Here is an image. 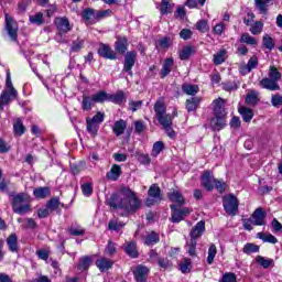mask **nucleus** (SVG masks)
<instances>
[{"label": "nucleus", "instance_id": "obj_1", "mask_svg": "<svg viewBox=\"0 0 282 282\" xmlns=\"http://www.w3.org/2000/svg\"><path fill=\"white\" fill-rule=\"evenodd\" d=\"M121 194L124 198L120 197L118 194H112L108 199V205L110 208L118 209L124 212L126 215H133L140 210V206H142V200L135 196V192L131 191L129 187L121 188Z\"/></svg>", "mask_w": 282, "mask_h": 282}, {"label": "nucleus", "instance_id": "obj_2", "mask_svg": "<svg viewBox=\"0 0 282 282\" xmlns=\"http://www.w3.org/2000/svg\"><path fill=\"white\" fill-rule=\"evenodd\" d=\"M265 217H268V213L263 210V208H257L249 219L242 220V226L245 230H252L253 226H265Z\"/></svg>", "mask_w": 282, "mask_h": 282}, {"label": "nucleus", "instance_id": "obj_3", "mask_svg": "<svg viewBox=\"0 0 282 282\" xmlns=\"http://www.w3.org/2000/svg\"><path fill=\"white\" fill-rule=\"evenodd\" d=\"M6 86L8 90L2 91L0 96V111H3V105H9L10 101L17 99V96H19V93L12 85V77L10 76V72L7 73Z\"/></svg>", "mask_w": 282, "mask_h": 282}, {"label": "nucleus", "instance_id": "obj_4", "mask_svg": "<svg viewBox=\"0 0 282 282\" xmlns=\"http://www.w3.org/2000/svg\"><path fill=\"white\" fill-rule=\"evenodd\" d=\"M28 199H30V196H28L25 193H20L13 196V213H17V215H25V213H30V204H25Z\"/></svg>", "mask_w": 282, "mask_h": 282}, {"label": "nucleus", "instance_id": "obj_5", "mask_svg": "<svg viewBox=\"0 0 282 282\" xmlns=\"http://www.w3.org/2000/svg\"><path fill=\"white\" fill-rule=\"evenodd\" d=\"M170 208L172 210V224H180V221H184V218L191 215V209H188L187 207L170 205Z\"/></svg>", "mask_w": 282, "mask_h": 282}, {"label": "nucleus", "instance_id": "obj_6", "mask_svg": "<svg viewBox=\"0 0 282 282\" xmlns=\"http://www.w3.org/2000/svg\"><path fill=\"white\" fill-rule=\"evenodd\" d=\"M6 31L8 36H10L11 41L17 43L19 39V24H17V21H14V18L10 17L9 14H6Z\"/></svg>", "mask_w": 282, "mask_h": 282}, {"label": "nucleus", "instance_id": "obj_7", "mask_svg": "<svg viewBox=\"0 0 282 282\" xmlns=\"http://www.w3.org/2000/svg\"><path fill=\"white\" fill-rule=\"evenodd\" d=\"M135 61H138V52L129 51L124 55L123 59V68L122 72L129 74V76H133V67L135 66Z\"/></svg>", "mask_w": 282, "mask_h": 282}, {"label": "nucleus", "instance_id": "obj_8", "mask_svg": "<svg viewBox=\"0 0 282 282\" xmlns=\"http://www.w3.org/2000/svg\"><path fill=\"white\" fill-rule=\"evenodd\" d=\"M55 25L59 32L56 34L55 40L58 41V43H63V34H67V32L72 31L69 20L67 18H56Z\"/></svg>", "mask_w": 282, "mask_h": 282}, {"label": "nucleus", "instance_id": "obj_9", "mask_svg": "<svg viewBox=\"0 0 282 282\" xmlns=\"http://www.w3.org/2000/svg\"><path fill=\"white\" fill-rule=\"evenodd\" d=\"M223 206L227 215H237V210H239V200L237 199V196L229 194L224 198Z\"/></svg>", "mask_w": 282, "mask_h": 282}, {"label": "nucleus", "instance_id": "obj_10", "mask_svg": "<svg viewBox=\"0 0 282 282\" xmlns=\"http://www.w3.org/2000/svg\"><path fill=\"white\" fill-rule=\"evenodd\" d=\"M215 176L210 174V171H205L202 175V186L206 188L207 191H214L215 189Z\"/></svg>", "mask_w": 282, "mask_h": 282}, {"label": "nucleus", "instance_id": "obj_11", "mask_svg": "<svg viewBox=\"0 0 282 282\" xmlns=\"http://www.w3.org/2000/svg\"><path fill=\"white\" fill-rule=\"evenodd\" d=\"M206 232V223L204 220L198 221L191 230L189 236L191 239H194V241H197L202 235Z\"/></svg>", "mask_w": 282, "mask_h": 282}, {"label": "nucleus", "instance_id": "obj_12", "mask_svg": "<svg viewBox=\"0 0 282 282\" xmlns=\"http://www.w3.org/2000/svg\"><path fill=\"white\" fill-rule=\"evenodd\" d=\"M99 56L102 58H108L109 61H116L118 58V54L111 50L107 44H101L98 50Z\"/></svg>", "mask_w": 282, "mask_h": 282}, {"label": "nucleus", "instance_id": "obj_13", "mask_svg": "<svg viewBox=\"0 0 282 282\" xmlns=\"http://www.w3.org/2000/svg\"><path fill=\"white\" fill-rule=\"evenodd\" d=\"M260 87H262V89H268L269 91H279V89H281L279 83L274 82V79H271L270 77H265L260 80Z\"/></svg>", "mask_w": 282, "mask_h": 282}, {"label": "nucleus", "instance_id": "obj_14", "mask_svg": "<svg viewBox=\"0 0 282 282\" xmlns=\"http://www.w3.org/2000/svg\"><path fill=\"white\" fill-rule=\"evenodd\" d=\"M133 274L137 282H147V276H149V268L139 265L133 271Z\"/></svg>", "mask_w": 282, "mask_h": 282}, {"label": "nucleus", "instance_id": "obj_15", "mask_svg": "<svg viewBox=\"0 0 282 282\" xmlns=\"http://www.w3.org/2000/svg\"><path fill=\"white\" fill-rule=\"evenodd\" d=\"M167 197L170 199V202H174L175 206H184V204H186V202L184 200V196L182 195V193L172 189L169 194Z\"/></svg>", "mask_w": 282, "mask_h": 282}, {"label": "nucleus", "instance_id": "obj_16", "mask_svg": "<svg viewBox=\"0 0 282 282\" xmlns=\"http://www.w3.org/2000/svg\"><path fill=\"white\" fill-rule=\"evenodd\" d=\"M120 175H122V167L118 164H113L110 171L106 174L108 180H112V182H118L120 180Z\"/></svg>", "mask_w": 282, "mask_h": 282}, {"label": "nucleus", "instance_id": "obj_17", "mask_svg": "<svg viewBox=\"0 0 282 282\" xmlns=\"http://www.w3.org/2000/svg\"><path fill=\"white\" fill-rule=\"evenodd\" d=\"M129 47V42L127 37H118L117 42L115 43V51L117 54H126Z\"/></svg>", "mask_w": 282, "mask_h": 282}, {"label": "nucleus", "instance_id": "obj_18", "mask_svg": "<svg viewBox=\"0 0 282 282\" xmlns=\"http://www.w3.org/2000/svg\"><path fill=\"white\" fill-rule=\"evenodd\" d=\"M7 245L10 252H19V238L17 237V234H11L7 238Z\"/></svg>", "mask_w": 282, "mask_h": 282}, {"label": "nucleus", "instance_id": "obj_19", "mask_svg": "<svg viewBox=\"0 0 282 282\" xmlns=\"http://www.w3.org/2000/svg\"><path fill=\"white\" fill-rule=\"evenodd\" d=\"M33 195L36 199H45V197H50L52 195V189L47 186L37 187L33 191Z\"/></svg>", "mask_w": 282, "mask_h": 282}, {"label": "nucleus", "instance_id": "obj_20", "mask_svg": "<svg viewBox=\"0 0 282 282\" xmlns=\"http://www.w3.org/2000/svg\"><path fill=\"white\" fill-rule=\"evenodd\" d=\"M214 116L226 117V109L224 108V99L218 98L214 100Z\"/></svg>", "mask_w": 282, "mask_h": 282}, {"label": "nucleus", "instance_id": "obj_21", "mask_svg": "<svg viewBox=\"0 0 282 282\" xmlns=\"http://www.w3.org/2000/svg\"><path fill=\"white\" fill-rule=\"evenodd\" d=\"M126 100L127 97H124V91L122 90H118L115 95L108 94V101L115 102V105H122Z\"/></svg>", "mask_w": 282, "mask_h": 282}, {"label": "nucleus", "instance_id": "obj_22", "mask_svg": "<svg viewBox=\"0 0 282 282\" xmlns=\"http://www.w3.org/2000/svg\"><path fill=\"white\" fill-rule=\"evenodd\" d=\"M226 117H219V116H215L212 121L210 124L214 129V131H221V129H224V127H226Z\"/></svg>", "mask_w": 282, "mask_h": 282}, {"label": "nucleus", "instance_id": "obj_23", "mask_svg": "<svg viewBox=\"0 0 282 282\" xmlns=\"http://www.w3.org/2000/svg\"><path fill=\"white\" fill-rule=\"evenodd\" d=\"M199 102H202V98L199 97H192L186 100L185 107L187 111L191 113V111H196L197 107H199Z\"/></svg>", "mask_w": 282, "mask_h": 282}, {"label": "nucleus", "instance_id": "obj_24", "mask_svg": "<svg viewBox=\"0 0 282 282\" xmlns=\"http://www.w3.org/2000/svg\"><path fill=\"white\" fill-rule=\"evenodd\" d=\"M126 129H127V121H124L122 119L116 121L112 127V131H113L115 135H117V137L122 135V133H124Z\"/></svg>", "mask_w": 282, "mask_h": 282}, {"label": "nucleus", "instance_id": "obj_25", "mask_svg": "<svg viewBox=\"0 0 282 282\" xmlns=\"http://www.w3.org/2000/svg\"><path fill=\"white\" fill-rule=\"evenodd\" d=\"M86 124H87L86 130L88 131V133H90L93 138H96V135H98V130L100 129V126L91 121V118L86 119Z\"/></svg>", "mask_w": 282, "mask_h": 282}, {"label": "nucleus", "instance_id": "obj_26", "mask_svg": "<svg viewBox=\"0 0 282 282\" xmlns=\"http://www.w3.org/2000/svg\"><path fill=\"white\" fill-rule=\"evenodd\" d=\"M124 252L128 254V257H131L132 259H138L140 257V253L138 252V248L135 247V242L131 241L124 247Z\"/></svg>", "mask_w": 282, "mask_h": 282}, {"label": "nucleus", "instance_id": "obj_27", "mask_svg": "<svg viewBox=\"0 0 282 282\" xmlns=\"http://www.w3.org/2000/svg\"><path fill=\"white\" fill-rule=\"evenodd\" d=\"M238 111H239L240 116H242L243 122H250L252 120V118H254V112L250 108L242 106L238 109Z\"/></svg>", "mask_w": 282, "mask_h": 282}, {"label": "nucleus", "instance_id": "obj_28", "mask_svg": "<svg viewBox=\"0 0 282 282\" xmlns=\"http://www.w3.org/2000/svg\"><path fill=\"white\" fill-rule=\"evenodd\" d=\"M97 268H99L100 272H106V270H109L113 265V261L107 258H102L100 260L96 261Z\"/></svg>", "mask_w": 282, "mask_h": 282}, {"label": "nucleus", "instance_id": "obj_29", "mask_svg": "<svg viewBox=\"0 0 282 282\" xmlns=\"http://www.w3.org/2000/svg\"><path fill=\"white\" fill-rule=\"evenodd\" d=\"M94 105H96V101L94 100L93 96H87V95L83 96L82 109L84 111H89L90 109H93Z\"/></svg>", "mask_w": 282, "mask_h": 282}, {"label": "nucleus", "instance_id": "obj_30", "mask_svg": "<svg viewBox=\"0 0 282 282\" xmlns=\"http://www.w3.org/2000/svg\"><path fill=\"white\" fill-rule=\"evenodd\" d=\"M145 246H155V243H160V235L155 231L149 232L144 238Z\"/></svg>", "mask_w": 282, "mask_h": 282}, {"label": "nucleus", "instance_id": "obj_31", "mask_svg": "<svg viewBox=\"0 0 282 282\" xmlns=\"http://www.w3.org/2000/svg\"><path fill=\"white\" fill-rule=\"evenodd\" d=\"M182 91H183V94H186L187 96H195L196 94H199V86L191 85V84H183Z\"/></svg>", "mask_w": 282, "mask_h": 282}, {"label": "nucleus", "instance_id": "obj_32", "mask_svg": "<svg viewBox=\"0 0 282 282\" xmlns=\"http://www.w3.org/2000/svg\"><path fill=\"white\" fill-rule=\"evenodd\" d=\"M173 58H166L163 63V67L161 69V78H166L167 75L171 74V69H173Z\"/></svg>", "mask_w": 282, "mask_h": 282}, {"label": "nucleus", "instance_id": "obj_33", "mask_svg": "<svg viewBox=\"0 0 282 282\" xmlns=\"http://www.w3.org/2000/svg\"><path fill=\"white\" fill-rule=\"evenodd\" d=\"M245 100L248 105H250V107H254L256 105L259 104V94L257 93V90H250L247 94V97Z\"/></svg>", "mask_w": 282, "mask_h": 282}, {"label": "nucleus", "instance_id": "obj_34", "mask_svg": "<svg viewBox=\"0 0 282 282\" xmlns=\"http://www.w3.org/2000/svg\"><path fill=\"white\" fill-rule=\"evenodd\" d=\"M13 132L14 135H23L25 133V126L23 124V121H21L20 118H17L15 121L13 122Z\"/></svg>", "mask_w": 282, "mask_h": 282}, {"label": "nucleus", "instance_id": "obj_35", "mask_svg": "<svg viewBox=\"0 0 282 282\" xmlns=\"http://www.w3.org/2000/svg\"><path fill=\"white\" fill-rule=\"evenodd\" d=\"M124 228V223L120 221L118 218L111 219L108 224V230L119 232Z\"/></svg>", "mask_w": 282, "mask_h": 282}, {"label": "nucleus", "instance_id": "obj_36", "mask_svg": "<svg viewBox=\"0 0 282 282\" xmlns=\"http://www.w3.org/2000/svg\"><path fill=\"white\" fill-rule=\"evenodd\" d=\"M156 120L163 128L173 127V117L171 115H161V117H156Z\"/></svg>", "mask_w": 282, "mask_h": 282}, {"label": "nucleus", "instance_id": "obj_37", "mask_svg": "<svg viewBox=\"0 0 282 282\" xmlns=\"http://www.w3.org/2000/svg\"><path fill=\"white\" fill-rule=\"evenodd\" d=\"M161 14H171L173 12V4H171L170 0H162L161 1V8H160Z\"/></svg>", "mask_w": 282, "mask_h": 282}, {"label": "nucleus", "instance_id": "obj_38", "mask_svg": "<svg viewBox=\"0 0 282 282\" xmlns=\"http://www.w3.org/2000/svg\"><path fill=\"white\" fill-rule=\"evenodd\" d=\"M29 21L33 25H43V23H45V19H43V13L42 12H37L34 15H30Z\"/></svg>", "mask_w": 282, "mask_h": 282}, {"label": "nucleus", "instance_id": "obj_39", "mask_svg": "<svg viewBox=\"0 0 282 282\" xmlns=\"http://www.w3.org/2000/svg\"><path fill=\"white\" fill-rule=\"evenodd\" d=\"M154 113L156 118H160L161 116L166 115V106L162 101H156L154 104Z\"/></svg>", "mask_w": 282, "mask_h": 282}, {"label": "nucleus", "instance_id": "obj_40", "mask_svg": "<svg viewBox=\"0 0 282 282\" xmlns=\"http://www.w3.org/2000/svg\"><path fill=\"white\" fill-rule=\"evenodd\" d=\"M90 265H91V258H89V256H86L79 259V263L77 268L78 270L85 271V270H89Z\"/></svg>", "mask_w": 282, "mask_h": 282}, {"label": "nucleus", "instance_id": "obj_41", "mask_svg": "<svg viewBox=\"0 0 282 282\" xmlns=\"http://www.w3.org/2000/svg\"><path fill=\"white\" fill-rule=\"evenodd\" d=\"M226 50H220L218 53L214 55V65H221L223 63H226Z\"/></svg>", "mask_w": 282, "mask_h": 282}, {"label": "nucleus", "instance_id": "obj_42", "mask_svg": "<svg viewBox=\"0 0 282 282\" xmlns=\"http://www.w3.org/2000/svg\"><path fill=\"white\" fill-rule=\"evenodd\" d=\"M193 52H194V47L191 45L183 47V50L180 52L181 61H188V58H191Z\"/></svg>", "mask_w": 282, "mask_h": 282}, {"label": "nucleus", "instance_id": "obj_43", "mask_svg": "<svg viewBox=\"0 0 282 282\" xmlns=\"http://www.w3.org/2000/svg\"><path fill=\"white\" fill-rule=\"evenodd\" d=\"M93 99L95 100V102H107L109 101V94H107V91L105 90H101L93 95Z\"/></svg>", "mask_w": 282, "mask_h": 282}, {"label": "nucleus", "instance_id": "obj_44", "mask_svg": "<svg viewBox=\"0 0 282 282\" xmlns=\"http://www.w3.org/2000/svg\"><path fill=\"white\" fill-rule=\"evenodd\" d=\"M258 238L263 240L264 243H278L279 241V239H276L272 234L265 235L263 232H259Z\"/></svg>", "mask_w": 282, "mask_h": 282}, {"label": "nucleus", "instance_id": "obj_45", "mask_svg": "<svg viewBox=\"0 0 282 282\" xmlns=\"http://www.w3.org/2000/svg\"><path fill=\"white\" fill-rule=\"evenodd\" d=\"M215 257H217V246L210 245L208 249V256H207L208 265H213V261H215Z\"/></svg>", "mask_w": 282, "mask_h": 282}, {"label": "nucleus", "instance_id": "obj_46", "mask_svg": "<svg viewBox=\"0 0 282 282\" xmlns=\"http://www.w3.org/2000/svg\"><path fill=\"white\" fill-rule=\"evenodd\" d=\"M160 193H162V191L160 189V186H158V184L151 185L148 191L149 197H154V198H162Z\"/></svg>", "mask_w": 282, "mask_h": 282}, {"label": "nucleus", "instance_id": "obj_47", "mask_svg": "<svg viewBox=\"0 0 282 282\" xmlns=\"http://www.w3.org/2000/svg\"><path fill=\"white\" fill-rule=\"evenodd\" d=\"M196 248H197V240L191 239L189 241H187V252L189 257H197Z\"/></svg>", "mask_w": 282, "mask_h": 282}, {"label": "nucleus", "instance_id": "obj_48", "mask_svg": "<svg viewBox=\"0 0 282 282\" xmlns=\"http://www.w3.org/2000/svg\"><path fill=\"white\" fill-rule=\"evenodd\" d=\"M256 261L259 263V265H262V268L268 269L270 265L274 263L273 259H265L262 256L256 257Z\"/></svg>", "mask_w": 282, "mask_h": 282}, {"label": "nucleus", "instance_id": "obj_49", "mask_svg": "<svg viewBox=\"0 0 282 282\" xmlns=\"http://www.w3.org/2000/svg\"><path fill=\"white\" fill-rule=\"evenodd\" d=\"M269 78H271V80H274L275 83H279V80H281V72H279L276 67L271 66L269 69Z\"/></svg>", "mask_w": 282, "mask_h": 282}, {"label": "nucleus", "instance_id": "obj_50", "mask_svg": "<svg viewBox=\"0 0 282 282\" xmlns=\"http://www.w3.org/2000/svg\"><path fill=\"white\" fill-rule=\"evenodd\" d=\"M254 2H256V7L258 8V10L260 11L261 14H267L268 13V3L270 1L254 0Z\"/></svg>", "mask_w": 282, "mask_h": 282}, {"label": "nucleus", "instance_id": "obj_51", "mask_svg": "<svg viewBox=\"0 0 282 282\" xmlns=\"http://www.w3.org/2000/svg\"><path fill=\"white\" fill-rule=\"evenodd\" d=\"M262 45L269 50L270 52H272V48L274 47V40L270 36V35H264L262 37Z\"/></svg>", "mask_w": 282, "mask_h": 282}, {"label": "nucleus", "instance_id": "obj_52", "mask_svg": "<svg viewBox=\"0 0 282 282\" xmlns=\"http://www.w3.org/2000/svg\"><path fill=\"white\" fill-rule=\"evenodd\" d=\"M240 43H246L247 45H257V39L252 37L248 33H243L241 35Z\"/></svg>", "mask_w": 282, "mask_h": 282}, {"label": "nucleus", "instance_id": "obj_53", "mask_svg": "<svg viewBox=\"0 0 282 282\" xmlns=\"http://www.w3.org/2000/svg\"><path fill=\"white\" fill-rule=\"evenodd\" d=\"M162 151H164V142L162 141H156L153 144V149H152V155L153 158H158L159 153H162Z\"/></svg>", "mask_w": 282, "mask_h": 282}, {"label": "nucleus", "instance_id": "obj_54", "mask_svg": "<svg viewBox=\"0 0 282 282\" xmlns=\"http://www.w3.org/2000/svg\"><path fill=\"white\" fill-rule=\"evenodd\" d=\"M58 206H61V200L56 197L51 198L46 204V208H48L51 213L57 210Z\"/></svg>", "mask_w": 282, "mask_h": 282}, {"label": "nucleus", "instance_id": "obj_55", "mask_svg": "<svg viewBox=\"0 0 282 282\" xmlns=\"http://www.w3.org/2000/svg\"><path fill=\"white\" fill-rule=\"evenodd\" d=\"M192 268H193V264L191 263V259H185L184 262L180 264V269L183 274H188Z\"/></svg>", "mask_w": 282, "mask_h": 282}, {"label": "nucleus", "instance_id": "obj_56", "mask_svg": "<svg viewBox=\"0 0 282 282\" xmlns=\"http://www.w3.org/2000/svg\"><path fill=\"white\" fill-rule=\"evenodd\" d=\"M242 252H245V254H252L254 252H259V246L254 243H247L245 245Z\"/></svg>", "mask_w": 282, "mask_h": 282}, {"label": "nucleus", "instance_id": "obj_57", "mask_svg": "<svg viewBox=\"0 0 282 282\" xmlns=\"http://www.w3.org/2000/svg\"><path fill=\"white\" fill-rule=\"evenodd\" d=\"M82 17H83L84 21H91V17H94V19H96V10H94L91 8H87L83 11Z\"/></svg>", "mask_w": 282, "mask_h": 282}, {"label": "nucleus", "instance_id": "obj_58", "mask_svg": "<svg viewBox=\"0 0 282 282\" xmlns=\"http://www.w3.org/2000/svg\"><path fill=\"white\" fill-rule=\"evenodd\" d=\"M250 32L253 35L261 34V32H263V22H254V24L250 28Z\"/></svg>", "mask_w": 282, "mask_h": 282}, {"label": "nucleus", "instance_id": "obj_59", "mask_svg": "<svg viewBox=\"0 0 282 282\" xmlns=\"http://www.w3.org/2000/svg\"><path fill=\"white\" fill-rule=\"evenodd\" d=\"M247 66L249 72H252V69H257V67L259 66V57H257V55L250 57V59L247 63Z\"/></svg>", "mask_w": 282, "mask_h": 282}, {"label": "nucleus", "instance_id": "obj_60", "mask_svg": "<svg viewBox=\"0 0 282 282\" xmlns=\"http://www.w3.org/2000/svg\"><path fill=\"white\" fill-rule=\"evenodd\" d=\"M196 30H198V32H203V33L208 32V30H209L208 21H206V20H199V21L196 23Z\"/></svg>", "mask_w": 282, "mask_h": 282}, {"label": "nucleus", "instance_id": "obj_61", "mask_svg": "<svg viewBox=\"0 0 282 282\" xmlns=\"http://www.w3.org/2000/svg\"><path fill=\"white\" fill-rule=\"evenodd\" d=\"M83 195L86 197H89L94 193V187L91 186V183H84L82 185Z\"/></svg>", "mask_w": 282, "mask_h": 282}, {"label": "nucleus", "instance_id": "obj_62", "mask_svg": "<svg viewBox=\"0 0 282 282\" xmlns=\"http://www.w3.org/2000/svg\"><path fill=\"white\" fill-rule=\"evenodd\" d=\"M219 282H237V275L232 272H227L223 275Z\"/></svg>", "mask_w": 282, "mask_h": 282}, {"label": "nucleus", "instance_id": "obj_63", "mask_svg": "<svg viewBox=\"0 0 282 282\" xmlns=\"http://www.w3.org/2000/svg\"><path fill=\"white\" fill-rule=\"evenodd\" d=\"M215 184V188L216 191H218V193H224L226 191V182H224V180H217L215 178L214 181Z\"/></svg>", "mask_w": 282, "mask_h": 282}, {"label": "nucleus", "instance_id": "obj_64", "mask_svg": "<svg viewBox=\"0 0 282 282\" xmlns=\"http://www.w3.org/2000/svg\"><path fill=\"white\" fill-rule=\"evenodd\" d=\"M105 252H106L109 257L116 254V243H113V241L109 240V241H108V245H107V247H106V249H105Z\"/></svg>", "mask_w": 282, "mask_h": 282}]
</instances>
